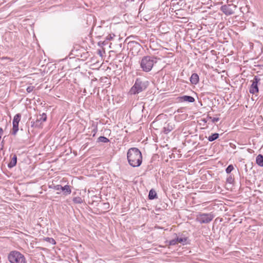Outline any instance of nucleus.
Listing matches in <instances>:
<instances>
[{"label":"nucleus","instance_id":"obj_1","mask_svg":"<svg viewBox=\"0 0 263 263\" xmlns=\"http://www.w3.org/2000/svg\"><path fill=\"white\" fill-rule=\"evenodd\" d=\"M128 162L133 167L139 166L142 162V156L140 150L136 147L128 149L127 153Z\"/></svg>","mask_w":263,"mask_h":263},{"label":"nucleus","instance_id":"obj_2","mask_svg":"<svg viewBox=\"0 0 263 263\" xmlns=\"http://www.w3.org/2000/svg\"><path fill=\"white\" fill-rule=\"evenodd\" d=\"M157 58L146 55L142 57L140 62V67L144 72L150 71L154 64L157 63Z\"/></svg>","mask_w":263,"mask_h":263},{"label":"nucleus","instance_id":"obj_3","mask_svg":"<svg viewBox=\"0 0 263 263\" xmlns=\"http://www.w3.org/2000/svg\"><path fill=\"white\" fill-rule=\"evenodd\" d=\"M10 263H27L23 254L17 251H12L8 255Z\"/></svg>","mask_w":263,"mask_h":263},{"label":"nucleus","instance_id":"obj_4","mask_svg":"<svg viewBox=\"0 0 263 263\" xmlns=\"http://www.w3.org/2000/svg\"><path fill=\"white\" fill-rule=\"evenodd\" d=\"M146 85L140 79H137L134 86L130 90L131 94L135 95L139 93L146 88Z\"/></svg>","mask_w":263,"mask_h":263},{"label":"nucleus","instance_id":"obj_5","mask_svg":"<svg viewBox=\"0 0 263 263\" xmlns=\"http://www.w3.org/2000/svg\"><path fill=\"white\" fill-rule=\"evenodd\" d=\"M214 216L212 213H199L196 218L197 221L200 223H209L214 218Z\"/></svg>","mask_w":263,"mask_h":263},{"label":"nucleus","instance_id":"obj_6","mask_svg":"<svg viewBox=\"0 0 263 263\" xmlns=\"http://www.w3.org/2000/svg\"><path fill=\"white\" fill-rule=\"evenodd\" d=\"M236 8L234 5H225L221 7V10L227 15L233 14Z\"/></svg>","mask_w":263,"mask_h":263},{"label":"nucleus","instance_id":"obj_7","mask_svg":"<svg viewBox=\"0 0 263 263\" xmlns=\"http://www.w3.org/2000/svg\"><path fill=\"white\" fill-rule=\"evenodd\" d=\"M175 125L173 121H167L164 124L162 132L166 135L168 134L175 128Z\"/></svg>","mask_w":263,"mask_h":263},{"label":"nucleus","instance_id":"obj_8","mask_svg":"<svg viewBox=\"0 0 263 263\" xmlns=\"http://www.w3.org/2000/svg\"><path fill=\"white\" fill-rule=\"evenodd\" d=\"M259 80H260V79H259L257 77L255 76L254 77V80L252 82V84L250 87V90H249V91L251 93L254 94V93L258 92V86H257V83Z\"/></svg>","mask_w":263,"mask_h":263},{"label":"nucleus","instance_id":"obj_9","mask_svg":"<svg viewBox=\"0 0 263 263\" xmlns=\"http://www.w3.org/2000/svg\"><path fill=\"white\" fill-rule=\"evenodd\" d=\"M46 115L43 113L42 115H40L39 117H37L36 121L34 123V124H35V126H39V124H41L43 122H45L46 121Z\"/></svg>","mask_w":263,"mask_h":263},{"label":"nucleus","instance_id":"obj_10","mask_svg":"<svg viewBox=\"0 0 263 263\" xmlns=\"http://www.w3.org/2000/svg\"><path fill=\"white\" fill-rule=\"evenodd\" d=\"M180 100L181 102H187L190 103H193L195 101V99L189 96H183L180 98Z\"/></svg>","mask_w":263,"mask_h":263},{"label":"nucleus","instance_id":"obj_11","mask_svg":"<svg viewBox=\"0 0 263 263\" xmlns=\"http://www.w3.org/2000/svg\"><path fill=\"white\" fill-rule=\"evenodd\" d=\"M191 83L193 84H197L199 82V76L197 73H193L190 78Z\"/></svg>","mask_w":263,"mask_h":263},{"label":"nucleus","instance_id":"obj_12","mask_svg":"<svg viewBox=\"0 0 263 263\" xmlns=\"http://www.w3.org/2000/svg\"><path fill=\"white\" fill-rule=\"evenodd\" d=\"M17 162V157L15 155L13 156L11 161L8 164L9 168H12L16 165Z\"/></svg>","mask_w":263,"mask_h":263},{"label":"nucleus","instance_id":"obj_13","mask_svg":"<svg viewBox=\"0 0 263 263\" xmlns=\"http://www.w3.org/2000/svg\"><path fill=\"white\" fill-rule=\"evenodd\" d=\"M256 162L259 166L263 167V155H258L256 158Z\"/></svg>","mask_w":263,"mask_h":263},{"label":"nucleus","instance_id":"obj_14","mask_svg":"<svg viewBox=\"0 0 263 263\" xmlns=\"http://www.w3.org/2000/svg\"><path fill=\"white\" fill-rule=\"evenodd\" d=\"M61 190L64 192L65 195L70 194L71 192L70 186L68 185H66L64 186H62Z\"/></svg>","mask_w":263,"mask_h":263},{"label":"nucleus","instance_id":"obj_15","mask_svg":"<svg viewBox=\"0 0 263 263\" xmlns=\"http://www.w3.org/2000/svg\"><path fill=\"white\" fill-rule=\"evenodd\" d=\"M157 196V193L156 191L153 189L151 190L149 194H148V198L149 199H154L155 198H156Z\"/></svg>","mask_w":263,"mask_h":263},{"label":"nucleus","instance_id":"obj_16","mask_svg":"<svg viewBox=\"0 0 263 263\" xmlns=\"http://www.w3.org/2000/svg\"><path fill=\"white\" fill-rule=\"evenodd\" d=\"M218 137H219V134L217 133H214V134H213L212 135L210 136L208 138V139L209 141L212 142V141H213L216 140L217 139H218Z\"/></svg>","mask_w":263,"mask_h":263},{"label":"nucleus","instance_id":"obj_17","mask_svg":"<svg viewBox=\"0 0 263 263\" xmlns=\"http://www.w3.org/2000/svg\"><path fill=\"white\" fill-rule=\"evenodd\" d=\"M21 116L20 114H17L15 115V116L13 118L12 124L15 123V124H18L19 122L21 120Z\"/></svg>","mask_w":263,"mask_h":263},{"label":"nucleus","instance_id":"obj_18","mask_svg":"<svg viewBox=\"0 0 263 263\" xmlns=\"http://www.w3.org/2000/svg\"><path fill=\"white\" fill-rule=\"evenodd\" d=\"M18 130V124H13V127L12 130V134L15 135Z\"/></svg>","mask_w":263,"mask_h":263},{"label":"nucleus","instance_id":"obj_19","mask_svg":"<svg viewBox=\"0 0 263 263\" xmlns=\"http://www.w3.org/2000/svg\"><path fill=\"white\" fill-rule=\"evenodd\" d=\"M73 201L74 203L76 204H81L83 203V200L80 197H76L73 198Z\"/></svg>","mask_w":263,"mask_h":263},{"label":"nucleus","instance_id":"obj_20","mask_svg":"<svg viewBox=\"0 0 263 263\" xmlns=\"http://www.w3.org/2000/svg\"><path fill=\"white\" fill-rule=\"evenodd\" d=\"M109 141V139L104 136H100L98 138V142L107 143Z\"/></svg>","mask_w":263,"mask_h":263},{"label":"nucleus","instance_id":"obj_21","mask_svg":"<svg viewBox=\"0 0 263 263\" xmlns=\"http://www.w3.org/2000/svg\"><path fill=\"white\" fill-rule=\"evenodd\" d=\"M177 242L181 243L182 244L186 243L187 238L186 237H177Z\"/></svg>","mask_w":263,"mask_h":263},{"label":"nucleus","instance_id":"obj_22","mask_svg":"<svg viewBox=\"0 0 263 263\" xmlns=\"http://www.w3.org/2000/svg\"><path fill=\"white\" fill-rule=\"evenodd\" d=\"M45 240L52 245H55L56 243L55 240L52 238L46 237L45 238Z\"/></svg>","mask_w":263,"mask_h":263},{"label":"nucleus","instance_id":"obj_23","mask_svg":"<svg viewBox=\"0 0 263 263\" xmlns=\"http://www.w3.org/2000/svg\"><path fill=\"white\" fill-rule=\"evenodd\" d=\"M233 169H234L233 166L232 164H231V165H229L227 167L226 171L227 173L229 174L233 170Z\"/></svg>","mask_w":263,"mask_h":263},{"label":"nucleus","instance_id":"obj_24","mask_svg":"<svg viewBox=\"0 0 263 263\" xmlns=\"http://www.w3.org/2000/svg\"><path fill=\"white\" fill-rule=\"evenodd\" d=\"M102 205L103 206V209L104 210H108L109 208V204L108 202H104L102 203Z\"/></svg>","mask_w":263,"mask_h":263},{"label":"nucleus","instance_id":"obj_25","mask_svg":"<svg viewBox=\"0 0 263 263\" xmlns=\"http://www.w3.org/2000/svg\"><path fill=\"white\" fill-rule=\"evenodd\" d=\"M177 243H178V242H177V238H176V239H174L173 240H171L170 241L169 244L171 246H173V245H175Z\"/></svg>","mask_w":263,"mask_h":263},{"label":"nucleus","instance_id":"obj_26","mask_svg":"<svg viewBox=\"0 0 263 263\" xmlns=\"http://www.w3.org/2000/svg\"><path fill=\"white\" fill-rule=\"evenodd\" d=\"M34 88V86H29L27 88L26 90L28 92L30 93L33 90Z\"/></svg>","mask_w":263,"mask_h":263},{"label":"nucleus","instance_id":"obj_27","mask_svg":"<svg viewBox=\"0 0 263 263\" xmlns=\"http://www.w3.org/2000/svg\"><path fill=\"white\" fill-rule=\"evenodd\" d=\"M210 119H211L212 120V122L213 123H215L216 122H217L219 120V118H212L211 117H209Z\"/></svg>","mask_w":263,"mask_h":263},{"label":"nucleus","instance_id":"obj_28","mask_svg":"<svg viewBox=\"0 0 263 263\" xmlns=\"http://www.w3.org/2000/svg\"><path fill=\"white\" fill-rule=\"evenodd\" d=\"M53 189L55 190H61L62 185H54Z\"/></svg>","mask_w":263,"mask_h":263},{"label":"nucleus","instance_id":"obj_29","mask_svg":"<svg viewBox=\"0 0 263 263\" xmlns=\"http://www.w3.org/2000/svg\"><path fill=\"white\" fill-rule=\"evenodd\" d=\"M159 122V120L158 119H156L154 121H153L152 123L153 125H156L157 124L158 122Z\"/></svg>","mask_w":263,"mask_h":263},{"label":"nucleus","instance_id":"obj_30","mask_svg":"<svg viewBox=\"0 0 263 263\" xmlns=\"http://www.w3.org/2000/svg\"><path fill=\"white\" fill-rule=\"evenodd\" d=\"M112 38H113V36H112L111 34L108 35L106 37V39L109 40H111Z\"/></svg>","mask_w":263,"mask_h":263},{"label":"nucleus","instance_id":"obj_31","mask_svg":"<svg viewBox=\"0 0 263 263\" xmlns=\"http://www.w3.org/2000/svg\"><path fill=\"white\" fill-rule=\"evenodd\" d=\"M159 117V116H158V117H156V119H157Z\"/></svg>","mask_w":263,"mask_h":263},{"label":"nucleus","instance_id":"obj_32","mask_svg":"<svg viewBox=\"0 0 263 263\" xmlns=\"http://www.w3.org/2000/svg\"><path fill=\"white\" fill-rule=\"evenodd\" d=\"M159 117V116H158V117H156V119H157Z\"/></svg>","mask_w":263,"mask_h":263},{"label":"nucleus","instance_id":"obj_33","mask_svg":"<svg viewBox=\"0 0 263 263\" xmlns=\"http://www.w3.org/2000/svg\"><path fill=\"white\" fill-rule=\"evenodd\" d=\"M159 117V116H158V117H156V119H157Z\"/></svg>","mask_w":263,"mask_h":263}]
</instances>
